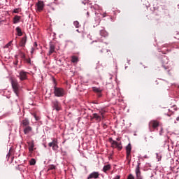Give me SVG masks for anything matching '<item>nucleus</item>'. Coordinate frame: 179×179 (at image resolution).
Returning <instances> with one entry per match:
<instances>
[{"label": "nucleus", "mask_w": 179, "mask_h": 179, "mask_svg": "<svg viewBox=\"0 0 179 179\" xmlns=\"http://www.w3.org/2000/svg\"><path fill=\"white\" fill-rule=\"evenodd\" d=\"M99 97H101V94H99Z\"/></svg>", "instance_id": "nucleus-41"}, {"label": "nucleus", "mask_w": 179, "mask_h": 179, "mask_svg": "<svg viewBox=\"0 0 179 179\" xmlns=\"http://www.w3.org/2000/svg\"><path fill=\"white\" fill-rule=\"evenodd\" d=\"M34 48H31V53L33 54V52H34Z\"/></svg>", "instance_id": "nucleus-35"}, {"label": "nucleus", "mask_w": 179, "mask_h": 179, "mask_svg": "<svg viewBox=\"0 0 179 179\" xmlns=\"http://www.w3.org/2000/svg\"><path fill=\"white\" fill-rule=\"evenodd\" d=\"M54 93L56 97H64L65 96V90L58 87H54Z\"/></svg>", "instance_id": "nucleus-1"}, {"label": "nucleus", "mask_w": 179, "mask_h": 179, "mask_svg": "<svg viewBox=\"0 0 179 179\" xmlns=\"http://www.w3.org/2000/svg\"><path fill=\"white\" fill-rule=\"evenodd\" d=\"M100 34L102 37H107L108 36V33L104 29L101 30Z\"/></svg>", "instance_id": "nucleus-23"}, {"label": "nucleus", "mask_w": 179, "mask_h": 179, "mask_svg": "<svg viewBox=\"0 0 179 179\" xmlns=\"http://www.w3.org/2000/svg\"><path fill=\"white\" fill-rule=\"evenodd\" d=\"M26 43H27V36H24V37L22 38L20 42V47H24L26 45Z\"/></svg>", "instance_id": "nucleus-13"}, {"label": "nucleus", "mask_w": 179, "mask_h": 179, "mask_svg": "<svg viewBox=\"0 0 179 179\" xmlns=\"http://www.w3.org/2000/svg\"><path fill=\"white\" fill-rule=\"evenodd\" d=\"M103 113H100V115H101L102 118H104V115H103Z\"/></svg>", "instance_id": "nucleus-37"}, {"label": "nucleus", "mask_w": 179, "mask_h": 179, "mask_svg": "<svg viewBox=\"0 0 179 179\" xmlns=\"http://www.w3.org/2000/svg\"><path fill=\"white\" fill-rule=\"evenodd\" d=\"M82 3H83L84 5H86V3H87V1L85 0V1H83Z\"/></svg>", "instance_id": "nucleus-36"}, {"label": "nucleus", "mask_w": 179, "mask_h": 179, "mask_svg": "<svg viewBox=\"0 0 179 179\" xmlns=\"http://www.w3.org/2000/svg\"><path fill=\"white\" fill-rule=\"evenodd\" d=\"M34 45V47H37V42H35Z\"/></svg>", "instance_id": "nucleus-38"}, {"label": "nucleus", "mask_w": 179, "mask_h": 179, "mask_svg": "<svg viewBox=\"0 0 179 179\" xmlns=\"http://www.w3.org/2000/svg\"><path fill=\"white\" fill-rule=\"evenodd\" d=\"M111 170V166L110 164L105 165L103 168V171L107 173V171Z\"/></svg>", "instance_id": "nucleus-20"}, {"label": "nucleus", "mask_w": 179, "mask_h": 179, "mask_svg": "<svg viewBox=\"0 0 179 179\" xmlns=\"http://www.w3.org/2000/svg\"><path fill=\"white\" fill-rule=\"evenodd\" d=\"M15 31H17V36L19 37H21V36L23 35V33L22 32V29H20V27H17L15 29Z\"/></svg>", "instance_id": "nucleus-21"}, {"label": "nucleus", "mask_w": 179, "mask_h": 179, "mask_svg": "<svg viewBox=\"0 0 179 179\" xmlns=\"http://www.w3.org/2000/svg\"><path fill=\"white\" fill-rule=\"evenodd\" d=\"M11 43H12V41L9 42V43L7 45V46L10 45Z\"/></svg>", "instance_id": "nucleus-39"}, {"label": "nucleus", "mask_w": 179, "mask_h": 179, "mask_svg": "<svg viewBox=\"0 0 179 179\" xmlns=\"http://www.w3.org/2000/svg\"><path fill=\"white\" fill-rule=\"evenodd\" d=\"M26 62H27V64H31V60L30 58L26 59Z\"/></svg>", "instance_id": "nucleus-30"}, {"label": "nucleus", "mask_w": 179, "mask_h": 179, "mask_svg": "<svg viewBox=\"0 0 179 179\" xmlns=\"http://www.w3.org/2000/svg\"><path fill=\"white\" fill-rule=\"evenodd\" d=\"M99 176H100V174H99V172H92L89 175L87 179L99 178Z\"/></svg>", "instance_id": "nucleus-14"}, {"label": "nucleus", "mask_w": 179, "mask_h": 179, "mask_svg": "<svg viewBox=\"0 0 179 179\" xmlns=\"http://www.w3.org/2000/svg\"><path fill=\"white\" fill-rule=\"evenodd\" d=\"M54 52H55V45L54 43L50 42L49 44V52L48 55H51L52 54H54Z\"/></svg>", "instance_id": "nucleus-9"}, {"label": "nucleus", "mask_w": 179, "mask_h": 179, "mask_svg": "<svg viewBox=\"0 0 179 179\" xmlns=\"http://www.w3.org/2000/svg\"><path fill=\"white\" fill-rule=\"evenodd\" d=\"M32 130H33V129L31 128V127L27 126L24 129V135H27L28 134H30V132H31Z\"/></svg>", "instance_id": "nucleus-15"}, {"label": "nucleus", "mask_w": 179, "mask_h": 179, "mask_svg": "<svg viewBox=\"0 0 179 179\" xmlns=\"http://www.w3.org/2000/svg\"><path fill=\"white\" fill-rule=\"evenodd\" d=\"M11 85L14 93H15L16 96H19V83H17V80H12Z\"/></svg>", "instance_id": "nucleus-2"}, {"label": "nucleus", "mask_w": 179, "mask_h": 179, "mask_svg": "<svg viewBox=\"0 0 179 179\" xmlns=\"http://www.w3.org/2000/svg\"><path fill=\"white\" fill-rule=\"evenodd\" d=\"M132 148L131 147V144H128L126 147V153H127V159L129 160V163H131V150Z\"/></svg>", "instance_id": "nucleus-7"}, {"label": "nucleus", "mask_w": 179, "mask_h": 179, "mask_svg": "<svg viewBox=\"0 0 179 179\" xmlns=\"http://www.w3.org/2000/svg\"><path fill=\"white\" fill-rule=\"evenodd\" d=\"M22 127H29L30 124V122L29 121V119H24L22 122Z\"/></svg>", "instance_id": "nucleus-19"}, {"label": "nucleus", "mask_w": 179, "mask_h": 179, "mask_svg": "<svg viewBox=\"0 0 179 179\" xmlns=\"http://www.w3.org/2000/svg\"><path fill=\"white\" fill-rule=\"evenodd\" d=\"M92 43H94V41H92Z\"/></svg>", "instance_id": "nucleus-44"}, {"label": "nucleus", "mask_w": 179, "mask_h": 179, "mask_svg": "<svg viewBox=\"0 0 179 179\" xmlns=\"http://www.w3.org/2000/svg\"><path fill=\"white\" fill-rule=\"evenodd\" d=\"M23 57H24V55H23Z\"/></svg>", "instance_id": "nucleus-45"}, {"label": "nucleus", "mask_w": 179, "mask_h": 179, "mask_svg": "<svg viewBox=\"0 0 179 179\" xmlns=\"http://www.w3.org/2000/svg\"><path fill=\"white\" fill-rule=\"evenodd\" d=\"M8 157H9V156H10V153L8 152V154L7 155Z\"/></svg>", "instance_id": "nucleus-40"}, {"label": "nucleus", "mask_w": 179, "mask_h": 179, "mask_svg": "<svg viewBox=\"0 0 179 179\" xmlns=\"http://www.w3.org/2000/svg\"><path fill=\"white\" fill-rule=\"evenodd\" d=\"M18 78H20V80H26V79H27V72L21 71L19 73Z\"/></svg>", "instance_id": "nucleus-11"}, {"label": "nucleus", "mask_w": 179, "mask_h": 179, "mask_svg": "<svg viewBox=\"0 0 179 179\" xmlns=\"http://www.w3.org/2000/svg\"><path fill=\"white\" fill-rule=\"evenodd\" d=\"M32 115L34 117L36 121H40V117L37 116L36 113H33Z\"/></svg>", "instance_id": "nucleus-27"}, {"label": "nucleus", "mask_w": 179, "mask_h": 179, "mask_svg": "<svg viewBox=\"0 0 179 179\" xmlns=\"http://www.w3.org/2000/svg\"><path fill=\"white\" fill-rule=\"evenodd\" d=\"M92 118H94V120H96V121H99V122H100V121H101V116L99 115L97 113H93L92 114Z\"/></svg>", "instance_id": "nucleus-16"}, {"label": "nucleus", "mask_w": 179, "mask_h": 179, "mask_svg": "<svg viewBox=\"0 0 179 179\" xmlns=\"http://www.w3.org/2000/svg\"><path fill=\"white\" fill-rule=\"evenodd\" d=\"M103 128L104 129H106V128H107V124H106V123H103Z\"/></svg>", "instance_id": "nucleus-32"}, {"label": "nucleus", "mask_w": 179, "mask_h": 179, "mask_svg": "<svg viewBox=\"0 0 179 179\" xmlns=\"http://www.w3.org/2000/svg\"><path fill=\"white\" fill-rule=\"evenodd\" d=\"M13 13H19V10L17 8L14 9Z\"/></svg>", "instance_id": "nucleus-31"}, {"label": "nucleus", "mask_w": 179, "mask_h": 179, "mask_svg": "<svg viewBox=\"0 0 179 179\" xmlns=\"http://www.w3.org/2000/svg\"><path fill=\"white\" fill-rule=\"evenodd\" d=\"M20 19H21L20 16L15 15L13 17V23H14V24L19 23V22H20Z\"/></svg>", "instance_id": "nucleus-18"}, {"label": "nucleus", "mask_w": 179, "mask_h": 179, "mask_svg": "<svg viewBox=\"0 0 179 179\" xmlns=\"http://www.w3.org/2000/svg\"><path fill=\"white\" fill-rule=\"evenodd\" d=\"M52 107L56 110V111H59L61 110V103L57 100L52 101Z\"/></svg>", "instance_id": "nucleus-8"}, {"label": "nucleus", "mask_w": 179, "mask_h": 179, "mask_svg": "<svg viewBox=\"0 0 179 179\" xmlns=\"http://www.w3.org/2000/svg\"><path fill=\"white\" fill-rule=\"evenodd\" d=\"M127 179H135V177H134L133 174H129Z\"/></svg>", "instance_id": "nucleus-29"}, {"label": "nucleus", "mask_w": 179, "mask_h": 179, "mask_svg": "<svg viewBox=\"0 0 179 179\" xmlns=\"http://www.w3.org/2000/svg\"><path fill=\"white\" fill-rule=\"evenodd\" d=\"M150 138H152L153 139V137L152 136H150Z\"/></svg>", "instance_id": "nucleus-43"}, {"label": "nucleus", "mask_w": 179, "mask_h": 179, "mask_svg": "<svg viewBox=\"0 0 179 179\" xmlns=\"http://www.w3.org/2000/svg\"><path fill=\"white\" fill-rule=\"evenodd\" d=\"M93 90L96 93H100L101 92V90L100 88H97V87H93Z\"/></svg>", "instance_id": "nucleus-25"}, {"label": "nucleus", "mask_w": 179, "mask_h": 179, "mask_svg": "<svg viewBox=\"0 0 179 179\" xmlns=\"http://www.w3.org/2000/svg\"><path fill=\"white\" fill-rule=\"evenodd\" d=\"M27 144L30 153H33V151L34 150V141H29L27 142Z\"/></svg>", "instance_id": "nucleus-12"}, {"label": "nucleus", "mask_w": 179, "mask_h": 179, "mask_svg": "<svg viewBox=\"0 0 179 179\" xmlns=\"http://www.w3.org/2000/svg\"><path fill=\"white\" fill-rule=\"evenodd\" d=\"M135 171H136V179H143L142 173H141V162H138Z\"/></svg>", "instance_id": "nucleus-6"}, {"label": "nucleus", "mask_w": 179, "mask_h": 179, "mask_svg": "<svg viewBox=\"0 0 179 179\" xmlns=\"http://www.w3.org/2000/svg\"><path fill=\"white\" fill-rule=\"evenodd\" d=\"M57 166L55 165L51 164L48 166V170H55Z\"/></svg>", "instance_id": "nucleus-24"}, {"label": "nucleus", "mask_w": 179, "mask_h": 179, "mask_svg": "<svg viewBox=\"0 0 179 179\" xmlns=\"http://www.w3.org/2000/svg\"><path fill=\"white\" fill-rule=\"evenodd\" d=\"M73 24H74V26H76V28L79 27V22L75 21L73 22Z\"/></svg>", "instance_id": "nucleus-28"}, {"label": "nucleus", "mask_w": 179, "mask_h": 179, "mask_svg": "<svg viewBox=\"0 0 179 179\" xmlns=\"http://www.w3.org/2000/svg\"><path fill=\"white\" fill-rule=\"evenodd\" d=\"M49 148H52V150H58V141L53 139L52 142L48 143Z\"/></svg>", "instance_id": "nucleus-5"}, {"label": "nucleus", "mask_w": 179, "mask_h": 179, "mask_svg": "<svg viewBox=\"0 0 179 179\" xmlns=\"http://www.w3.org/2000/svg\"><path fill=\"white\" fill-rule=\"evenodd\" d=\"M160 125V122L157 120H151L149 122V129L150 132H153V129H157V127Z\"/></svg>", "instance_id": "nucleus-3"}, {"label": "nucleus", "mask_w": 179, "mask_h": 179, "mask_svg": "<svg viewBox=\"0 0 179 179\" xmlns=\"http://www.w3.org/2000/svg\"><path fill=\"white\" fill-rule=\"evenodd\" d=\"M163 134V127H161V130L159 131V135H162Z\"/></svg>", "instance_id": "nucleus-33"}, {"label": "nucleus", "mask_w": 179, "mask_h": 179, "mask_svg": "<svg viewBox=\"0 0 179 179\" xmlns=\"http://www.w3.org/2000/svg\"><path fill=\"white\" fill-rule=\"evenodd\" d=\"M98 47H102L103 48L100 50V52L103 53L104 52V51H106V52H110V50H108V49H107L106 48H104V46L103 45V43H98Z\"/></svg>", "instance_id": "nucleus-17"}, {"label": "nucleus", "mask_w": 179, "mask_h": 179, "mask_svg": "<svg viewBox=\"0 0 179 179\" xmlns=\"http://www.w3.org/2000/svg\"><path fill=\"white\" fill-rule=\"evenodd\" d=\"M31 166H34L36 164V159H31L29 162Z\"/></svg>", "instance_id": "nucleus-26"}, {"label": "nucleus", "mask_w": 179, "mask_h": 179, "mask_svg": "<svg viewBox=\"0 0 179 179\" xmlns=\"http://www.w3.org/2000/svg\"><path fill=\"white\" fill-rule=\"evenodd\" d=\"M79 62V58H78V57L76 56L71 57V62H73V64H77V62Z\"/></svg>", "instance_id": "nucleus-22"}, {"label": "nucleus", "mask_w": 179, "mask_h": 179, "mask_svg": "<svg viewBox=\"0 0 179 179\" xmlns=\"http://www.w3.org/2000/svg\"><path fill=\"white\" fill-rule=\"evenodd\" d=\"M109 142L110 143H111V147L114 148L115 149H117V150H122V145H121V143H118L114 140H113V138H109Z\"/></svg>", "instance_id": "nucleus-4"}, {"label": "nucleus", "mask_w": 179, "mask_h": 179, "mask_svg": "<svg viewBox=\"0 0 179 179\" xmlns=\"http://www.w3.org/2000/svg\"><path fill=\"white\" fill-rule=\"evenodd\" d=\"M120 178H121V176H116L113 179H120Z\"/></svg>", "instance_id": "nucleus-34"}, {"label": "nucleus", "mask_w": 179, "mask_h": 179, "mask_svg": "<svg viewBox=\"0 0 179 179\" xmlns=\"http://www.w3.org/2000/svg\"><path fill=\"white\" fill-rule=\"evenodd\" d=\"M36 7L38 12H41L44 9V1H38L36 3Z\"/></svg>", "instance_id": "nucleus-10"}, {"label": "nucleus", "mask_w": 179, "mask_h": 179, "mask_svg": "<svg viewBox=\"0 0 179 179\" xmlns=\"http://www.w3.org/2000/svg\"><path fill=\"white\" fill-rule=\"evenodd\" d=\"M87 16H89V12H87Z\"/></svg>", "instance_id": "nucleus-42"}]
</instances>
